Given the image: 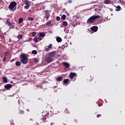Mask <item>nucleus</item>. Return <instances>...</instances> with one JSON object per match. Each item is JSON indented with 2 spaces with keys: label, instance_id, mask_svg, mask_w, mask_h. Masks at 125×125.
<instances>
[{
  "label": "nucleus",
  "instance_id": "16",
  "mask_svg": "<svg viewBox=\"0 0 125 125\" xmlns=\"http://www.w3.org/2000/svg\"><path fill=\"white\" fill-rule=\"evenodd\" d=\"M45 36V34L44 32L39 33V37L44 38Z\"/></svg>",
  "mask_w": 125,
  "mask_h": 125
},
{
  "label": "nucleus",
  "instance_id": "44",
  "mask_svg": "<svg viewBox=\"0 0 125 125\" xmlns=\"http://www.w3.org/2000/svg\"><path fill=\"white\" fill-rule=\"evenodd\" d=\"M13 61H14V59H12V60L10 61V62H13Z\"/></svg>",
  "mask_w": 125,
  "mask_h": 125
},
{
  "label": "nucleus",
  "instance_id": "36",
  "mask_svg": "<svg viewBox=\"0 0 125 125\" xmlns=\"http://www.w3.org/2000/svg\"><path fill=\"white\" fill-rule=\"evenodd\" d=\"M65 111L67 112V114H70V111L69 110H68V109L66 108Z\"/></svg>",
  "mask_w": 125,
  "mask_h": 125
},
{
  "label": "nucleus",
  "instance_id": "43",
  "mask_svg": "<svg viewBox=\"0 0 125 125\" xmlns=\"http://www.w3.org/2000/svg\"><path fill=\"white\" fill-rule=\"evenodd\" d=\"M74 122H75V123H78V120H77V119L74 120Z\"/></svg>",
  "mask_w": 125,
  "mask_h": 125
},
{
  "label": "nucleus",
  "instance_id": "9",
  "mask_svg": "<svg viewBox=\"0 0 125 125\" xmlns=\"http://www.w3.org/2000/svg\"><path fill=\"white\" fill-rule=\"evenodd\" d=\"M91 30L93 32H97L98 30V27L97 26H94L91 28Z\"/></svg>",
  "mask_w": 125,
  "mask_h": 125
},
{
  "label": "nucleus",
  "instance_id": "38",
  "mask_svg": "<svg viewBox=\"0 0 125 125\" xmlns=\"http://www.w3.org/2000/svg\"><path fill=\"white\" fill-rule=\"evenodd\" d=\"M38 39L39 42H40V41H42V37H41L40 36Z\"/></svg>",
  "mask_w": 125,
  "mask_h": 125
},
{
  "label": "nucleus",
  "instance_id": "14",
  "mask_svg": "<svg viewBox=\"0 0 125 125\" xmlns=\"http://www.w3.org/2000/svg\"><path fill=\"white\" fill-rule=\"evenodd\" d=\"M63 80V78L61 76L56 78V82H61Z\"/></svg>",
  "mask_w": 125,
  "mask_h": 125
},
{
  "label": "nucleus",
  "instance_id": "33",
  "mask_svg": "<svg viewBox=\"0 0 125 125\" xmlns=\"http://www.w3.org/2000/svg\"><path fill=\"white\" fill-rule=\"evenodd\" d=\"M36 35H37V33H36V32H32V37H35Z\"/></svg>",
  "mask_w": 125,
  "mask_h": 125
},
{
  "label": "nucleus",
  "instance_id": "18",
  "mask_svg": "<svg viewBox=\"0 0 125 125\" xmlns=\"http://www.w3.org/2000/svg\"><path fill=\"white\" fill-rule=\"evenodd\" d=\"M3 83H7V78H6L5 77H3Z\"/></svg>",
  "mask_w": 125,
  "mask_h": 125
},
{
  "label": "nucleus",
  "instance_id": "12",
  "mask_svg": "<svg viewBox=\"0 0 125 125\" xmlns=\"http://www.w3.org/2000/svg\"><path fill=\"white\" fill-rule=\"evenodd\" d=\"M104 3L105 4H112V3H113V1L111 0H104Z\"/></svg>",
  "mask_w": 125,
  "mask_h": 125
},
{
  "label": "nucleus",
  "instance_id": "26",
  "mask_svg": "<svg viewBox=\"0 0 125 125\" xmlns=\"http://www.w3.org/2000/svg\"><path fill=\"white\" fill-rule=\"evenodd\" d=\"M31 53H32V54H38V51H37V50H33L31 52Z\"/></svg>",
  "mask_w": 125,
  "mask_h": 125
},
{
  "label": "nucleus",
  "instance_id": "13",
  "mask_svg": "<svg viewBox=\"0 0 125 125\" xmlns=\"http://www.w3.org/2000/svg\"><path fill=\"white\" fill-rule=\"evenodd\" d=\"M23 3H24V4H26V5H28V6L31 5V4L30 3V1H29L28 0H25L23 1Z\"/></svg>",
  "mask_w": 125,
  "mask_h": 125
},
{
  "label": "nucleus",
  "instance_id": "8",
  "mask_svg": "<svg viewBox=\"0 0 125 125\" xmlns=\"http://www.w3.org/2000/svg\"><path fill=\"white\" fill-rule=\"evenodd\" d=\"M63 66L65 67L66 69H69L70 68V63L67 62H63L62 63Z\"/></svg>",
  "mask_w": 125,
  "mask_h": 125
},
{
  "label": "nucleus",
  "instance_id": "48",
  "mask_svg": "<svg viewBox=\"0 0 125 125\" xmlns=\"http://www.w3.org/2000/svg\"><path fill=\"white\" fill-rule=\"evenodd\" d=\"M52 124H53V123H51V125H52Z\"/></svg>",
  "mask_w": 125,
  "mask_h": 125
},
{
  "label": "nucleus",
  "instance_id": "46",
  "mask_svg": "<svg viewBox=\"0 0 125 125\" xmlns=\"http://www.w3.org/2000/svg\"><path fill=\"white\" fill-rule=\"evenodd\" d=\"M27 112H29L30 111V110H29V109H27Z\"/></svg>",
  "mask_w": 125,
  "mask_h": 125
},
{
  "label": "nucleus",
  "instance_id": "6",
  "mask_svg": "<svg viewBox=\"0 0 125 125\" xmlns=\"http://www.w3.org/2000/svg\"><path fill=\"white\" fill-rule=\"evenodd\" d=\"M45 60L47 63H51V62H52V58L50 56L46 57Z\"/></svg>",
  "mask_w": 125,
  "mask_h": 125
},
{
  "label": "nucleus",
  "instance_id": "30",
  "mask_svg": "<svg viewBox=\"0 0 125 125\" xmlns=\"http://www.w3.org/2000/svg\"><path fill=\"white\" fill-rule=\"evenodd\" d=\"M30 7V6L29 5H26L25 6H24L23 8L24 9H29V8Z\"/></svg>",
  "mask_w": 125,
  "mask_h": 125
},
{
  "label": "nucleus",
  "instance_id": "31",
  "mask_svg": "<svg viewBox=\"0 0 125 125\" xmlns=\"http://www.w3.org/2000/svg\"><path fill=\"white\" fill-rule=\"evenodd\" d=\"M7 55V54H6V53L5 54V56L4 57V59L2 60L3 62H5V59L6 58V55Z\"/></svg>",
  "mask_w": 125,
  "mask_h": 125
},
{
  "label": "nucleus",
  "instance_id": "17",
  "mask_svg": "<svg viewBox=\"0 0 125 125\" xmlns=\"http://www.w3.org/2000/svg\"><path fill=\"white\" fill-rule=\"evenodd\" d=\"M56 41H57V42H62V39H61V38L58 37L57 38Z\"/></svg>",
  "mask_w": 125,
  "mask_h": 125
},
{
  "label": "nucleus",
  "instance_id": "22",
  "mask_svg": "<svg viewBox=\"0 0 125 125\" xmlns=\"http://www.w3.org/2000/svg\"><path fill=\"white\" fill-rule=\"evenodd\" d=\"M21 65V62L19 61H17L16 62V66H20Z\"/></svg>",
  "mask_w": 125,
  "mask_h": 125
},
{
  "label": "nucleus",
  "instance_id": "32",
  "mask_svg": "<svg viewBox=\"0 0 125 125\" xmlns=\"http://www.w3.org/2000/svg\"><path fill=\"white\" fill-rule=\"evenodd\" d=\"M50 24H51V21H48L46 23V25L47 26H49V25H50Z\"/></svg>",
  "mask_w": 125,
  "mask_h": 125
},
{
  "label": "nucleus",
  "instance_id": "28",
  "mask_svg": "<svg viewBox=\"0 0 125 125\" xmlns=\"http://www.w3.org/2000/svg\"><path fill=\"white\" fill-rule=\"evenodd\" d=\"M62 24L63 25V26H67L68 25V22H67V21H64L62 22Z\"/></svg>",
  "mask_w": 125,
  "mask_h": 125
},
{
  "label": "nucleus",
  "instance_id": "29",
  "mask_svg": "<svg viewBox=\"0 0 125 125\" xmlns=\"http://www.w3.org/2000/svg\"><path fill=\"white\" fill-rule=\"evenodd\" d=\"M28 21H33L34 20V18L33 17H29L28 18Z\"/></svg>",
  "mask_w": 125,
  "mask_h": 125
},
{
  "label": "nucleus",
  "instance_id": "7",
  "mask_svg": "<svg viewBox=\"0 0 125 125\" xmlns=\"http://www.w3.org/2000/svg\"><path fill=\"white\" fill-rule=\"evenodd\" d=\"M51 48H52V44H50L48 46L45 47V50L46 51H49Z\"/></svg>",
  "mask_w": 125,
  "mask_h": 125
},
{
  "label": "nucleus",
  "instance_id": "27",
  "mask_svg": "<svg viewBox=\"0 0 125 125\" xmlns=\"http://www.w3.org/2000/svg\"><path fill=\"white\" fill-rule=\"evenodd\" d=\"M6 24H7V25H8V26H9V27H10L11 26V23L10 22V21L7 20L6 21Z\"/></svg>",
  "mask_w": 125,
  "mask_h": 125
},
{
  "label": "nucleus",
  "instance_id": "1",
  "mask_svg": "<svg viewBox=\"0 0 125 125\" xmlns=\"http://www.w3.org/2000/svg\"><path fill=\"white\" fill-rule=\"evenodd\" d=\"M98 18H100V16H92L91 17L88 19L87 23H88V24H92V23H94L95 20H96V19H98Z\"/></svg>",
  "mask_w": 125,
  "mask_h": 125
},
{
  "label": "nucleus",
  "instance_id": "37",
  "mask_svg": "<svg viewBox=\"0 0 125 125\" xmlns=\"http://www.w3.org/2000/svg\"><path fill=\"white\" fill-rule=\"evenodd\" d=\"M34 62H36V63H38L39 62V61L37 59H34Z\"/></svg>",
  "mask_w": 125,
  "mask_h": 125
},
{
  "label": "nucleus",
  "instance_id": "41",
  "mask_svg": "<svg viewBox=\"0 0 125 125\" xmlns=\"http://www.w3.org/2000/svg\"><path fill=\"white\" fill-rule=\"evenodd\" d=\"M15 26L14 25H12L11 27L10 28V29H14Z\"/></svg>",
  "mask_w": 125,
  "mask_h": 125
},
{
  "label": "nucleus",
  "instance_id": "40",
  "mask_svg": "<svg viewBox=\"0 0 125 125\" xmlns=\"http://www.w3.org/2000/svg\"><path fill=\"white\" fill-rule=\"evenodd\" d=\"M68 3H72V0H68Z\"/></svg>",
  "mask_w": 125,
  "mask_h": 125
},
{
  "label": "nucleus",
  "instance_id": "20",
  "mask_svg": "<svg viewBox=\"0 0 125 125\" xmlns=\"http://www.w3.org/2000/svg\"><path fill=\"white\" fill-rule=\"evenodd\" d=\"M34 42H39V40H38V37H36L34 38Z\"/></svg>",
  "mask_w": 125,
  "mask_h": 125
},
{
  "label": "nucleus",
  "instance_id": "2",
  "mask_svg": "<svg viewBox=\"0 0 125 125\" xmlns=\"http://www.w3.org/2000/svg\"><path fill=\"white\" fill-rule=\"evenodd\" d=\"M42 116L43 118H42L41 120L43 121H45V120H46L48 117H52V115L50 114V113L46 110H44L42 112Z\"/></svg>",
  "mask_w": 125,
  "mask_h": 125
},
{
  "label": "nucleus",
  "instance_id": "45",
  "mask_svg": "<svg viewBox=\"0 0 125 125\" xmlns=\"http://www.w3.org/2000/svg\"><path fill=\"white\" fill-rule=\"evenodd\" d=\"M10 83H13V82L12 81H11Z\"/></svg>",
  "mask_w": 125,
  "mask_h": 125
},
{
  "label": "nucleus",
  "instance_id": "10",
  "mask_svg": "<svg viewBox=\"0 0 125 125\" xmlns=\"http://www.w3.org/2000/svg\"><path fill=\"white\" fill-rule=\"evenodd\" d=\"M77 75L76 73L71 72L69 74V78L71 80H73L74 79V77H75Z\"/></svg>",
  "mask_w": 125,
  "mask_h": 125
},
{
  "label": "nucleus",
  "instance_id": "15",
  "mask_svg": "<svg viewBox=\"0 0 125 125\" xmlns=\"http://www.w3.org/2000/svg\"><path fill=\"white\" fill-rule=\"evenodd\" d=\"M49 56L50 57H54V56H55V52H52L49 53Z\"/></svg>",
  "mask_w": 125,
  "mask_h": 125
},
{
  "label": "nucleus",
  "instance_id": "19",
  "mask_svg": "<svg viewBox=\"0 0 125 125\" xmlns=\"http://www.w3.org/2000/svg\"><path fill=\"white\" fill-rule=\"evenodd\" d=\"M121 10V6H117L116 7V11H120Z\"/></svg>",
  "mask_w": 125,
  "mask_h": 125
},
{
  "label": "nucleus",
  "instance_id": "3",
  "mask_svg": "<svg viewBox=\"0 0 125 125\" xmlns=\"http://www.w3.org/2000/svg\"><path fill=\"white\" fill-rule=\"evenodd\" d=\"M17 6V3L15 1H12L9 5L8 8L10 11L13 12L16 10Z\"/></svg>",
  "mask_w": 125,
  "mask_h": 125
},
{
  "label": "nucleus",
  "instance_id": "4",
  "mask_svg": "<svg viewBox=\"0 0 125 125\" xmlns=\"http://www.w3.org/2000/svg\"><path fill=\"white\" fill-rule=\"evenodd\" d=\"M21 62L22 63V64H27L28 63V57L26 56L25 54H22L21 55Z\"/></svg>",
  "mask_w": 125,
  "mask_h": 125
},
{
  "label": "nucleus",
  "instance_id": "11",
  "mask_svg": "<svg viewBox=\"0 0 125 125\" xmlns=\"http://www.w3.org/2000/svg\"><path fill=\"white\" fill-rule=\"evenodd\" d=\"M12 87V84H6L4 85V88L6 89H10Z\"/></svg>",
  "mask_w": 125,
  "mask_h": 125
},
{
  "label": "nucleus",
  "instance_id": "24",
  "mask_svg": "<svg viewBox=\"0 0 125 125\" xmlns=\"http://www.w3.org/2000/svg\"><path fill=\"white\" fill-rule=\"evenodd\" d=\"M22 38H23V36H22V35H21V34H19L18 36V39H19V40H21V39H22Z\"/></svg>",
  "mask_w": 125,
  "mask_h": 125
},
{
  "label": "nucleus",
  "instance_id": "5",
  "mask_svg": "<svg viewBox=\"0 0 125 125\" xmlns=\"http://www.w3.org/2000/svg\"><path fill=\"white\" fill-rule=\"evenodd\" d=\"M45 14L43 16L44 18H45L46 19H47L46 20H47V19H48V18H49V17H50V14H49V10H45L44 11Z\"/></svg>",
  "mask_w": 125,
  "mask_h": 125
},
{
  "label": "nucleus",
  "instance_id": "42",
  "mask_svg": "<svg viewBox=\"0 0 125 125\" xmlns=\"http://www.w3.org/2000/svg\"><path fill=\"white\" fill-rule=\"evenodd\" d=\"M42 9L44 10L45 9V6H43L42 7Z\"/></svg>",
  "mask_w": 125,
  "mask_h": 125
},
{
  "label": "nucleus",
  "instance_id": "47",
  "mask_svg": "<svg viewBox=\"0 0 125 125\" xmlns=\"http://www.w3.org/2000/svg\"><path fill=\"white\" fill-rule=\"evenodd\" d=\"M66 30V28L64 29V31H65Z\"/></svg>",
  "mask_w": 125,
  "mask_h": 125
},
{
  "label": "nucleus",
  "instance_id": "25",
  "mask_svg": "<svg viewBox=\"0 0 125 125\" xmlns=\"http://www.w3.org/2000/svg\"><path fill=\"white\" fill-rule=\"evenodd\" d=\"M67 83H69V79H64L63 80V83H64L65 84H67Z\"/></svg>",
  "mask_w": 125,
  "mask_h": 125
},
{
  "label": "nucleus",
  "instance_id": "21",
  "mask_svg": "<svg viewBox=\"0 0 125 125\" xmlns=\"http://www.w3.org/2000/svg\"><path fill=\"white\" fill-rule=\"evenodd\" d=\"M23 22V18H21L19 19V24H21V23H22Z\"/></svg>",
  "mask_w": 125,
  "mask_h": 125
},
{
  "label": "nucleus",
  "instance_id": "23",
  "mask_svg": "<svg viewBox=\"0 0 125 125\" xmlns=\"http://www.w3.org/2000/svg\"><path fill=\"white\" fill-rule=\"evenodd\" d=\"M61 19H62V20H65L66 19V15H62L61 17Z\"/></svg>",
  "mask_w": 125,
  "mask_h": 125
},
{
  "label": "nucleus",
  "instance_id": "35",
  "mask_svg": "<svg viewBox=\"0 0 125 125\" xmlns=\"http://www.w3.org/2000/svg\"><path fill=\"white\" fill-rule=\"evenodd\" d=\"M20 114L21 115H23V114H24V111H23V110H20Z\"/></svg>",
  "mask_w": 125,
  "mask_h": 125
},
{
  "label": "nucleus",
  "instance_id": "34",
  "mask_svg": "<svg viewBox=\"0 0 125 125\" xmlns=\"http://www.w3.org/2000/svg\"><path fill=\"white\" fill-rule=\"evenodd\" d=\"M56 20H57V21H60V17L57 16V17H56Z\"/></svg>",
  "mask_w": 125,
  "mask_h": 125
},
{
  "label": "nucleus",
  "instance_id": "39",
  "mask_svg": "<svg viewBox=\"0 0 125 125\" xmlns=\"http://www.w3.org/2000/svg\"><path fill=\"white\" fill-rule=\"evenodd\" d=\"M101 114H97V118H100L101 117Z\"/></svg>",
  "mask_w": 125,
  "mask_h": 125
}]
</instances>
